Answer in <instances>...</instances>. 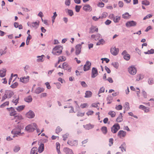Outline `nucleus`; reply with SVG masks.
<instances>
[{"label":"nucleus","instance_id":"obj_45","mask_svg":"<svg viewBox=\"0 0 154 154\" xmlns=\"http://www.w3.org/2000/svg\"><path fill=\"white\" fill-rule=\"evenodd\" d=\"M124 107L125 108V109L128 110L129 109V105L128 102H126L125 103V105L124 106Z\"/></svg>","mask_w":154,"mask_h":154},{"label":"nucleus","instance_id":"obj_54","mask_svg":"<svg viewBox=\"0 0 154 154\" xmlns=\"http://www.w3.org/2000/svg\"><path fill=\"white\" fill-rule=\"evenodd\" d=\"M81 85L84 88H86L88 87L87 84L85 82L82 81L81 82Z\"/></svg>","mask_w":154,"mask_h":154},{"label":"nucleus","instance_id":"obj_59","mask_svg":"<svg viewBox=\"0 0 154 154\" xmlns=\"http://www.w3.org/2000/svg\"><path fill=\"white\" fill-rule=\"evenodd\" d=\"M58 59L60 60H61L60 62H62L63 61H65L66 60V58L65 57L62 56L59 57L58 58Z\"/></svg>","mask_w":154,"mask_h":154},{"label":"nucleus","instance_id":"obj_26","mask_svg":"<svg viewBox=\"0 0 154 154\" xmlns=\"http://www.w3.org/2000/svg\"><path fill=\"white\" fill-rule=\"evenodd\" d=\"M62 52V51L61 50H60L54 51L53 50L52 52V54L54 55H59L60 54H61Z\"/></svg>","mask_w":154,"mask_h":154},{"label":"nucleus","instance_id":"obj_58","mask_svg":"<svg viewBox=\"0 0 154 154\" xmlns=\"http://www.w3.org/2000/svg\"><path fill=\"white\" fill-rule=\"evenodd\" d=\"M31 38H32L31 36L30 37H29V36H28L27 37V38L26 41V45H29V40Z\"/></svg>","mask_w":154,"mask_h":154},{"label":"nucleus","instance_id":"obj_33","mask_svg":"<svg viewBox=\"0 0 154 154\" xmlns=\"http://www.w3.org/2000/svg\"><path fill=\"white\" fill-rule=\"evenodd\" d=\"M25 107V105H21L18 106L16 108V109L18 112H20L23 110Z\"/></svg>","mask_w":154,"mask_h":154},{"label":"nucleus","instance_id":"obj_13","mask_svg":"<svg viewBox=\"0 0 154 154\" xmlns=\"http://www.w3.org/2000/svg\"><path fill=\"white\" fill-rule=\"evenodd\" d=\"M82 48V45L79 44L76 45L75 46V54L77 55L79 54L81 51V49Z\"/></svg>","mask_w":154,"mask_h":154},{"label":"nucleus","instance_id":"obj_2","mask_svg":"<svg viewBox=\"0 0 154 154\" xmlns=\"http://www.w3.org/2000/svg\"><path fill=\"white\" fill-rule=\"evenodd\" d=\"M120 129V126L119 124H114L112 127L111 128L112 132L115 134L116 133L117 131Z\"/></svg>","mask_w":154,"mask_h":154},{"label":"nucleus","instance_id":"obj_49","mask_svg":"<svg viewBox=\"0 0 154 154\" xmlns=\"http://www.w3.org/2000/svg\"><path fill=\"white\" fill-rule=\"evenodd\" d=\"M9 102L8 101H6V102H5L4 103H3L2 104H1L0 105V107L1 108H3L5 107V106L7 105H9Z\"/></svg>","mask_w":154,"mask_h":154},{"label":"nucleus","instance_id":"obj_27","mask_svg":"<svg viewBox=\"0 0 154 154\" xmlns=\"http://www.w3.org/2000/svg\"><path fill=\"white\" fill-rule=\"evenodd\" d=\"M24 100L26 102L30 103L32 101V98L31 96H29L25 97Z\"/></svg>","mask_w":154,"mask_h":154},{"label":"nucleus","instance_id":"obj_51","mask_svg":"<svg viewBox=\"0 0 154 154\" xmlns=\"http://www.w3.org/2000/svg\"><path fill=\"white\" fill-rule=\"evenodd\" d=\"M129 13L128 12H126L122 15V17L124 19H127L129 17Z\"/></svg>","mask_w":154,"mask_h":154},{"label":"nucleus","instance_id":"obj_3","mask_svg":"<svg viewBox=\"0 0 154 154\" xmlns=\"http://www.w3.org/2000/svg\"><path fill=\"white\" fill-rule=\"evenodd\" d=\"M21 129L19 128L18 131L16 129H14L11 131V133L14 134L13 137H17L18 135L21 136Z\"/></svg>","mask_w":154,"mask_h":154},{"label":"nucleus","instance_id":"obj_30","mask_svg":"<svg viewBox=\"0 0 154 154\" xmlns=\"http://www.w3.org/2000/svg\"><path fill=\"white\" fill-rule=\"evenodd\" d=\"M14 119H16L15 122H17V120H20L23 119L22 116L19 114H18L17 115H15L14 116Z\"/></svg>","mask_w":154,"mask_h":154},{"label":"nucleus","instance_id":"obj_6","mask_svg":"<svg viewBox=\"0 0 154 154\" xmlns=\"http://www.w3.org/2000/svg\"><path fill=\"white\" fill-rule=\"evenodd\" d=\"M122 55L123 56V58L126 60H128L130 58V55L128 53L126 50H124L122 53Z\"/></svg>","mask_w":154,"mask_h":154},{"label":"nucleus","instance_id":"obj_8","mask_svg":"<svg viewBox=\"0 0 154 154\" xmlns=\"http://www.w3.org/2000/svg\"><path fill=\"white\" fill-rule=\"evenodd\" d=\"M91 63L88 61L86 62L84 66L83 70L85 71L88 70L90 68Z\"/></svg>","mask_w":154,"mask_h":154},{"label":"nucleus","instance_id":"obj_19","mask_svg":"<svg viewBox=\"0 0 154 154\" xmlns=\"http://www.w3.org/2000/svg\"><path fill=\"white\" fill-rule=\"evenodd\" d=\"M29 76L24 77L23 78H21L20 79V81L24 83H27L29 81Z\"/></svg>","mask_w":154,"mask_h":154},{"label":"nucleus","instance_id":"obj_44","mask_svg":"<svg viewBox=\"0 0 154 154\" xmlns=\"http://www.w3.org/2000/svg\"><path fill=\"white\" fill-rule=\"evenodd\" d=\"M112 65L116 68L117 69L119 66V63L116 62H112Z\"/></svg>","mask_w":154,"mask_h":154},{"label":"nucleus","instance_id":"obj_21","mask_svg":"<svg viewBox=\"0 0 154 154\" xmlns=\"http://www.w3.org/2000/svg\"><path fill=\"white\" fill-rule=\"evenodd\" d=\"M44 89L42 88L38 87L37 88L35 91V93L37 94H38L43 92Z\"/></svg>","mask_w":154,"mask_h":154},{"label":"nucleus","instance_id":"obj_53","mask_svg":"<svg viewBox=\"0 0 154 154\" xmlns=\"http://www.w3.org/2000/svg\"><path fill=\"white\" fill-rule=\"evenodd\" d=\"M101 37V35L100 34L97 33L96 35L95 40L97 41Z\"/></svg>","mask_w":154,"mask_h":154},{"label":"nucleus","instance_id":"obj_5","mask_svg":"<svg viewBox=\"0 0 154 154\" xmlns=\"http://www.w3.org/2000/svg\"><path fill=\"white\" fill-rule=\"evenodd\" d=\"M7 109L9 112L10 116H14L15 115L17 114V112L13 107H11L10 108H7Z\"/></svg>","mask_w":154,"mask_h":154},{"label":"nucleus","instance_id":"obj_25","mask_svg":"<svg viewBox=\"0 0 154 154\" xmlns=\"http://www.w3.org/2000/svg\"><path fill=\"white\" fill-rule=\"evenodd\" d=\"M44 147L43 143H41L38 148V151L40 153H42L44 150Z\"/></svg>","mask_w":154,"mask_h":154},{"label":"nucleus","instance_id":"obj_55","mask_svg":"<svg viewBox=\"0 0 154 154\" xmlns=\"http://www.w3.org/2000/svg\"><path fill=\"white\" fill-rule=\"evenodd\" d=\"M19 99V97L15 100L13 99L12 101V102L15 104V105H16L18 103V101Z\"/></svg>","mask_w":154,"mask_h":154},{"label":"nucleus","instance_id":"obj_47","mask_svg":"<svg viewBox=\"0 0 154 154\" xmlns=\"http://www.w3.org/2000/svg\"><path fill=\"white\" fill-rule=\"evenodd\" d=\"M82 7L81 6L76 5L75 7V11L77 12H79L80 11V9Z\"/></svg>","mask_w":154,"mask_h":154},{"label":"nucleus","instance_id":"obj_24","mask_svg":"<svg viewBox=\"0 0 154 154\" xmlns=\"http://www.w3.org/2000/svg\"><path fill=\"white\" fill-rule=\"evenodd\" d=\"M30 154H38V149L36 147H33L31 150Z\"/></svg>","mask_w":154,"mask_h":154},{"label":"nucleus","instance_id":"obj_48","mask_svg":"<svg viewBox=\"0 0 154 154\" xmlns=\"http://www.w3.org/2000/svg\"><path fill=\"white\" fill-rule=\"evenodd\" d=\"M18 84L17 82H15V83H14L13 84H12L11 86V87L12 88H16L17 86L18 85Z\"/></svg>","mask_w":154,"mask_h":154},{"label":"nucleus","instance_id":"obj_43","mask_svg":"<svg viewBox=\"0 0 154 154\" xmlns=\"http://www.w3.org/2000/svg\"><path fill=\"white\" fill-rule=\"evenodd\" d=\"M148 82L149 84L152 85L154 83L153 79L152 78H149L148 80Z\"/></svg>","mask_w":154,"mask_h":154},{"label":"nucleus","instance_id":"obj_22","mask_svg":"<svg viewBox=\"0 0 154 154\" xmlns=\"http://www.w3.org/2000/svg\"><path fill=\"white\" fill-rule=\"evenodd\" d=\"M6 69L5 68H3L0 70V76L1 77H3L6 75Z\"/></svg>","mask_w":154,"mask_h":154},{"label":"nucleus","instance_id":"obj_16","mask_svg":"<svg viewBox=\"0 0 154 154\" xmlns=\"http://www.w3.org/2000/svg\"><path fill=\"white\" fill-rule=\"evenodd\" d=\"M98 31V28L96 27L95 26H91L90 28L89 31V33H93L95 32H97Z\"/></svg>","mask_w":154,"mask_h":154},{"label":"nucleus","instance_id":"obj_7","mask_svg":"<svg viewBox=\"0 0 154 154\" xmlns=\"http://www.w3.org/2000/svg\"><path fill=\"white\" fill-rule=\"evenodd\" d=\"M67 143L71 146H76L78 145V142L77 140H68Z\"/></svg>","mask_w":154,"mask_h":154},{"label":"nucleus","instance_id":"obj_14","mask_svg":"<svg viewBox=\"0 0 154 154\" xmlns=\"http://www.w3.org/2000/svg\"><path fill=\"white\" fill-rule=\"evenodd\" d=\"M25 130L29 132H31L35 130V128L32 127L31 124L25 127Z\"/></svg>","mask_w":154,"mask_h":154},{"label":"nucleus","instance_id":"obj_46","mask_svg":"<svg viewBox=\"0 0 154 154\" xmlns=\"http://www.w3.org/2000/svg\"><path fill=\"white\" fill-rule=\"evenodd\" d=\"M62 131V129L60 126H57L56 129V133L57 134H58Z\"/></svg>","mask_w":154,"mask_h":154},{"label":"nucleus","instance_id":"obj_15","mask_svg":"<svg viewBox=\"0 0 154 154\" xmlns=\"http://www.w3.org/2000/svg\"><path fill=\"white\" fill-rule=\"evenodd\" d=\"M5 93L6 94V95L8 96V99L10 98L14 94L13 91L8 90H6Z\"/></svg>","mask_w":154,"mask_h":154},{"label":"nucleus","instance_id":"obj_36","mask_svg":"<svg viewBox=\"0 0 154 154\" xmlns=\"http://www.w3.org/2000/svg\"><path fill=\"white\" fill-rule=\"evenodd\" d=\"M69 66L68 64L66 62H64L62 65V68L64 70H67Z\"/></svg>","mask_w":154,"mask_h":154},{"label":"nucleus","instance_id":"obj_42","mask_svg":"<svg viewBox=\"0 0 154 154\" xmlns=\"http://www.w3.org/2000/svg\"><path fill=\"white\" fill-rule=\"evenodd\" d=\"M20 149V147L19 146H17L14 147L13 151L14 152H17Z\"/></svg>","mask_w":154,"mask_h":154},{"label":"nucleus","instance_id":"obj_39","mask_svg":"<svg viewBox=\"0 0 154 154\" xmlns=\"http://www.w3.org/2000/svg\"><path fill=\"white\" fill-rule=\"evenodd\" d=\"M108 114L110 115L112 117H114L116 115V113L115 112L110 111L108 113Z\"/></svg>","mask_w":154,"mask_h":154},{"label":"nucleus","instance_id":"obj_41","mask_svg":"<svg viewBox=\"0 0 154 154\" xmlns=\"http://www.w3.org/2000/svg\"><path fill=\"white\" fill-rule=\"evenodd\" d=\"M39 25V23L37 22H35L32 23V26L33 27L35 28H37L38 27Z\"/></svg>","mask_w":154,"mask_h":154},{"label":"nucleus","instance_id":"obj_17","mask_svg":"<svg viewBox=\"0 0 154 154\" xmlns=\"http://www.w3.org/2000/svg\"><path fill=\"white\" fill-rule=\"evenodd\" d=\"M94 126V125H91L90 123L83 125V127L85 129L88 130H89L93 128Z\"/></svg>","mask_w":154,"mask_h":154},{"label":"nucleus","instance_id":"obj_34","mask_svg":"<svg viewBox=\"0 0 154 154\" xmlns=\"http://www.w3.org/2000/svg\"><path fill=\"white\" fill-rule=\"evenodd\" d=\"M63 48L62 46L60 45H57L54 48H53V50L57 51L60 50H62Z\"/></svg>","mask_w":154,"mask_h":154},{"label":"nucleus","instance_id":"obj_52","mask_svg":"<svg viewBox=\"0 0 154 154\" xmlns=\"http://www.w3.org/2000/svg\"><path fill=\"white\" fill-rule=\"evenodd\" d=\"M142 5H149V1H143L142 2Z\"/></svg>","mask_w":154,"mask_h":154},{"label":"nucleus","instance_id":"obj_31","mask_svg":"<svg viewBox=\"0 0 154 154\" xmlns=\"http://www.w3.org/2000/svg\"><path fill=\"white\" fill-rule=\"evenodd\" d=\"M101 130L102 133L104 135L106 134L107 132V128L106 126H103L101 128Z\"/></svg>","mask_w":154,"mask_h":154},{"label":"nucleus","instance_id":"obj_4","mask_svg":"<svg viewBox=\"0 0 154 154\" xmlns=\"http://www.w3.org/2000/svg\"><path fill=\"white\" fill-rule=\"evenodd\" d=\"M137 23L133 20H131L128 21L125 24L126 26L127 27L134 26H136Z\"/></svg>","mask_w":154,"mask_h":154},{"label":"nucleus","instance_id":"obj_63","mask_svg":"<svg viewBox=\"0 0 154 154\" xmlns=\"http://www.w3.org/2000/svg\"><path fill=\"white\" fill-rule=\"evenodd\" d=\"M94 111H93L90 110L88 111L87 113L86 114L89 116L90 115H92L94 113Z\"/></svg>","mask_w":154,"mask_h":154},{"label":"nucleus","instance_id":"obj_10","mask_svg":"<svg viewBox=\"0 0 154 154\" xmlns=\"http://www.w3.org/2000/svg\"><path fill=\"white\" fill-rule=\"evenodd\" d=\"M110 52L113 55L116 56L118 54L119 52V49L116 48L115 47L111 48Z\"/></svg>","mask_w":154,"mask_h":154},{"label":"nucleus","instance_id":"obj_28","mask_svg":"<svg viewBox=\"0 0 154 154\" xmlns=\"http://www.w3.org/2000/svg\"><path fill=\"white\" fill-rule=\"evenodd\" d=\"M126 144L125 142L123 143L119 147V148L121 149V151L122 152H124V151L125 152L126 151Z\"/></svg>","mask_w":154,"mask_h":154},{"label":"nucleus","instance_id":"obj_12","mask_svg":"<svg viewBox=\"0 0 154 154\" xmlns=\"http://www.w3.org/2000/svg\"><path fill=\"white\" fill-rule=\"evenodd\" d=\"M35 116L34 112L31 110H30L26 114V117L28 118H33Z\"/></svg>","mask_w":154,"mask_h":154},{"label":"nucleus","instance_id":"obj_61","mask_svg":"<svg viewBox=\"0 0 154 154\" xmlns=\"http://www.w3.org/2000/svg\"><path fill=\"white\" fill-rule=\"evenodd\" d=\"M113 139L112 138H110L109 140V146H111L113 143Z\"/></svg>","mask_w":154,"mask_h":154},{"label":"nucleus","instance_id":"obj_18","mask_svg":"<svg viewBox=\"0 0 154 154\" xmlns=\"http://www.w3.org/2000/svg\"><path fill=\"white\" fill-rule=\"evenodd\" d=\"M110 16L113 19L114 22L115 23L118 22L120 19V17L119 16L115 17L114 14H112Z\"/></svg>","mask_w":154,"mask_h":154},{"label":"nucleus","instance_id":"obj_35","mask_svg":"<svg viewBox=\"0 0 154 154\" xmlns=\"http://www.w3.org/2000/svg\"><path fill=\"white\" fill-rule=\"evenodd\" d=\"M122 113H120V116H118L116 119L117 122H121L122 121L123 119L122 118Z\"/></svg>","mask_w":154,"mask_h":154},{"label":"nucleus","instance_id":"obj_23","mask_svg":"<svg viewBox=\"0 0 154 154\" xmlns=\"http://www.w3.org/2000/svg\"><path fill=\"white\" fill-rule=\"evenodd\" d=\"M63 150L66 154H73L72 150L69 148L67 147L64 148Z\"/></svg>","mask_w":154,"mask_h":154},{"label":"nucleus","instance_id":"obj_64","mask_svg":"<svg viewBox=\"0 0 154 154\" xmlns=\"http://www.w3.org/2000/svg\"><path fill=\"white\" fill-rule=\"evenodd\" d=\"M152 16V15L150 14H148L143 18V20H145L151 17Z\"/></svg>","mask_w":154,"mask_h":154},{"label":"nucleus","instance_id":"obj_57","mask_svg":"<svg viewBox=\"0 0 154 154\" xmlns=\"http://www.w3.org/2000/svg\"><path fill=\"white\" fill-rule=\"evenodd\" d=\"M115 108L116 110H119L122 109V106L121 105H119L118 106H116Z\"/></svg>","mask_w":154,"mask_h":154},{"label":"nucleus","instance_id":"obj_38","mask_svg":"<svg viewBox=\"0 0 154 154\" xmlns=\"http://www.w3.org/2000/svg\"><path fill=\"white\" fill-rule=\"evenodd\" d=\"M145 54H151L154 53V49H151L150 50H148L147 52H144Z\"/></svg>","mask_w":154,"mask_h":154},{"label":"nucleus","instance_id":"obj_50","mask_svg":"<svg viewBox=\"0 0 154 154\" xmlns=\"http://www.w3.org/2000/svg\"><path fill=\"white\" fill-rule=\"evenodd\" d=\"M69 135V134L68 133H66L65 134H64L63 135L62 137H63V140L65 141Z\"/></svg>","mask_w":154,"mask_h":154},{"label":"nucleus","instance_id":"obj_11","mask_svg":"<svg viewBox=\"0 0 154 154\" xmlns=\"http://www.w3.org/2000/svg\"><path fill=\"white\" fill-rule=\"evenodd\" d=\"M98 75L97 70L96 68L93 67L91 72V77L93 78L95 77Z\"/></svg>","mask_w":154,"mask_h":154},{"label":"nucleus","instance_id":"obj_62","mask_svg":"<svg viewBox=\"0 0 154 154\" xmlns=\"http://www.w3.org/2000/svg\"><path fill=\"white\" fill-rule=\"evenodd\" d=\"M6 98H8V96L6 95V94L5 93L4 95L2 97L1 101H4Z\"/></svg>","mask_w":154,"mask_h":154},{"label":"nucleus","instance_id":"obj_29","mask_svg":"<svg viewBox=\"0 0 154 154\" xmlns=\"http://www.w3.org/2000/svg\"><path fill=\"white\" fill-rule=\"evenodd\" d=\"M92 93L90 91H87L85 92V98L90 97L92 96Z\"/></svg>","mask_w":154,"mask_h":154},{"label":"nucleus","instance_id":"obj_20","mask_svg":"<svg viewBox=\"0 0 154 154\" xmlns=\"http://www.w3.org/2000/svg\"><path fill=\"white\" fill-rule=\"evenodd\" d=\"M84 10L86 11H91L92 10V8L91 6L88 4L84 5L83 8Z\"/></svg>","mask_w":154,"mask_h":154},{"label":"nucleus","instance_id":"obj_9","mask_svg":"<svg viewBox=\"0 0 154 154\" xmlns=\"http://www.w3.org/2000/svg\"><path fill=\"white\" fill-rule=\"evenodd\" d=\"M126 132L123 130L119 131L118 133L117 136L120 138H123L126 136Z\"/></svg>","mask_w":154,"mask_h":154},{"label":"nucleus","instance_id":"obj_37","mask_svg":"<svg viewBox=\"0 0 154 154\" xmlns=\"http://www.w3.org/2000/svg\"><path fill=\"white\" fill-rule=\"evenodd\" d=\"M104 42L105 41L104 40L103 38H101L99 40L98 42H97L96 44V45H99L101 44L103 45Z\"/></svg>","mask_w":154,"mask_h":154},{"label":"nucleus","instance_id":"obj_32","mask_svg":"<svg viewBox=\"0 0 154 154\" xmlns=\"http://www.w3.org/2000/svg\"><path fill=\"white\" fill-rule=\"evenodd\" d=\"M45 56L43 55H42L41 56H38L37 57L38 58L37 59V61L38 62H42L43 61V58Z\"/></svg>","mask_w":154,"mask_h":154},{"label":"nucleus","instance_id":"obj_60","mask_svg":"<svg viewBox=\"0 0 154 154\" xmlns=\"http://www.w3.org/2000/svg\"><path fill=\"white\" fill-rule=\"evenodd\" d=\"M113 98L112 96L111 95H108L106 98L107 101H112L113 100Z\"/></svg>","mask_w":154,"mask_h":154},{"label":"nucleus","instance_id":"obj_1","mask_svg":"<svg viewBox=\"0 0 154 154\" xmlns=\"http://www.w3.org/2000/svg\"><path fill=\"white\" fill-rule=\"evenodd\" d=\"M128 71L129 73L132 75H135L137 72V70L134 66L132 65L128 67Z\"/></svg>","mask_w":154,"mask_h":154},{"label":"nucleus","instance_id":"obj_56","mask_svg":"<svg viewBox=\"0 0 154 154\" xmlns=\"http://www.w3.org/2000/svg\"><path fill=\"white\" fill-rule=\"evenodd\" d=\"M138 78L136 79V81H139L141 79H143L144 77V76L143 75L140 74L138 76Z\"/></svg>","mask_w":154,"mask_h":154},{"label":"nucleus","instance_id":"obj_40","mask_svg":"<svg viewBox=\"0 0 154 154\" xmlns=\"http://www.w3.org/2000/svg\"><path fill=\"white\" fill-rule=\"evenodd\" d=\"M66 10H67V13L69 16L71 17L73 15V12L72 10H69L68 9H66Z\"/></svg>","mask_w":154,"mask_h":154}]
</instances>
